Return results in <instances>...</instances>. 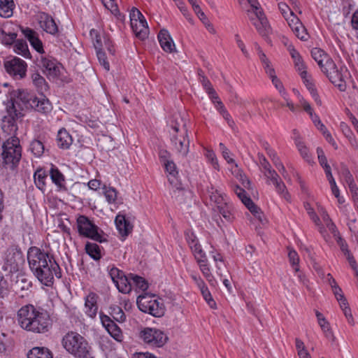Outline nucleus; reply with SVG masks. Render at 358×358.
<instances>
[{
    "label": "nucleus",
    "instance_id": "obj_11",
    "mask_svg": "<svg viewBox=\"0 0 358 358\" xmlns=\"http://www.w3.org/2000/svg\"><path fill=\"white\" fill-rule=\"evenodd\" d=\"M140 338L145 344L154 348L162 347L169 339L163 331L151 327L143 328L140 332Z\"/></svg>",
    "mask_w": 358,
    "mask_h": 358
},
{
    "label": "nucleus",
    "instance_id": "obj_33",
    "mask_svg": "<svg viewBox=\"0 0 358 358\" xmlns=\"http://www.w3.org/2000/svg\"><path fill=\"white\" fill-rule=\"evenodd\" d=\"M259 13L260 15L259 19L257 21H254L253 25L255 27L258 33L262 36H264L268 33V22L264 13Z\"/></svg>",
    "mask_w": 358,
    "mask_h": 358
},
{
    "label": "nucleus",
    "instance_id": "obj_54",
    "mask_svg": "<svg viewBox=\"0 0 358 358\" xmlns=\"http://www.w3.org/2000/svg\"><path fill=\"white\" fill-rule=\"evenodd\" d=\"M96 52L100 64L102 65L106 71H109L110 64L107 60V57L103 49L96 50Z\"/></svg>",
    "mask_w": 358,
    "mask_h": 358
},
{
    "label": "nucleus",
    "instance_id": "obj_12",
    "mask_svg": "<svg viewBox=\"0 0 358 358\" xmlns=\"http://www.w3.org/2000/svg\"><path fill=\"white\" fill-rule=\"evenodd\" d=\"M36 16L39 27L43 31L54 36H58L59 27L52 15L45 12H38Z\"/></svg>",
    "mask_w": 358,
    "mask_h": 358
},
{
    "label": "nucleus",
    "instance_id": "obj_18",
    "mask_svg": "<svg viewBox=\"0 0 358 358\" xmlns=\"http://www.w3.org/2000/svg\"><path fill=\"white\" fill-rule=\"evenodd\" d=\"M162 166H164L165 171L169 173L168 180L170 184L177 189H182L181 183L178 180V171L174 162L171 159L162 164Z\"/></svg>",
    "mask_w": 358,
    "mask_h": 358
},
{
    "label": "nucleus",
    "instance_id": "obj_29",
    "mask_svg": "<svg viewBox=\"0 0 358 358\" xmlns=\"http://www.w3.org/2000/svg\"><path fill=\"white\" fill-rule=\"evenodd\" d=\"M292 22L294 24V27H292V29L295 35L301 41H307L308 33L299 19L296 16H294V18H292Z\"/></svg>",
    "mask_w": 358,
    "mask_h": 358
},
{
    "label": "nucleus",
    "instance_id": "obj_6",
    "mask_svg": "<svg viewBox=\"0 0 358 358\" xmlns=\"http://www.w3.org/2000/svg\"><path fill=\"white\" fill-rule=\"evenodd\" d=\"M13 96H17V99L24 103L27 107L29 106L38 113L48 114L52 110L51 102L44 94L39 98L24 91L18 90L17 92H13Z\"/></svg>",
    "mask_w": 358,
    "mask_h": 358
},
{
    "label": "nucleus",
    "instance_id": "obj_45",
    "mask_svg": "<svg viewBox=\"0 0 358 358\" xmlns=\"http://www.w3.org/2000/svg\"><path fill=\"white\" fill-rule=\"evenodd\" d=\"M90 36L92 38L94 47L96 50L103 48V36H101L97 30L92 29L90 31Z\"/></svg>",
    "mask_w": 358,
    "mask_h": 358
},
{
    "label": "nucleus",
    "instance_id": "obj_24",
    "mask_svg": "<svg viewBox=\"0 0 358 358\" xmlns=\"http://www.w3.org/2000/svg\"><path fill=\"white\" fill-rule=\"evenodd\" d=\"M48 171L44 169L38 168L34 173V180L36 187L43 193L46 191Z\"/></svg>",
    "mask_w": 358,
    "mask_h": 358
},
{
    "label": "nucleus",
    "instance_id": "obj_30",
    "mask_svg": "<svg viewBox=\"0 0 358 358\" xmlns=\"http://www.w3.org/2000/svg\"><path fill=\"white\" fill-rule=\"evenodd\" d=\"M29 150L36 157H41L45 151L43 138L41 136H38L37 138L32 140L29 144Z\"/></svg>",
    "mask_w": 358,
    "mask_h": 358
},
{
    "label": "nucleus",
    "instance_id": "obj_34",
    "mask_svg": "<svg viewBox=\"0 0 358 358\" xmlns=\"http://www.w3.org/2000/svg\"><path fill=\"white\" fill-rule=\"evenodd\" d=\"M301 78L316 103L319 106H321L322 101L320 99V96L317 92V90L315 89V85L313 83L311 78L308 76V73L305 76Z\"/></svg>",
    "mask_w": 358,
    "mask_h": 358
},
{
    "label": "nucleus",
    "instance_id": "obj_35",
    "mask_svg": "<svg viewBox=\"0 0 358 358\" xmlns=\"http://www.w3.org/2000/svg\"><path fill=\"white\" fill-rule=\"evenodd\" d=\"M294 143L303 159L308 163H311L313 161L311 155L309 152L308 148L302 141L301 136H298L297 137L294 138Z\"/></svg>",
    "mask_w": 358,
    "mask_h": 358
},
{
    "label": "nucleus",
    "instance_id": "obj_55",
    "mask_svg": "<svg viewBox=\"0 0 358 358\" xmlns=\"http://www.w3.org/2000/svg\"><path fill=\"white\" fill-rule=\"evenodd\" d=\"M29 43L32 48L38 53V55L45 53L43 42L39 38L38 35L36 36L33 41H31Z\"/></svg>",
    "mask_w": 358,
    "mask_h": 358
},
{
    "label": "nucleus",
    "instance_id": "obj_43",
    "mask_svg": "<svg viewBox=\"0 0 358 358\" xmlns=\"http://www.w3.org/2000/svg\"><path fill=\"white\" fill-rule=\"evenodd\" d=\"M199 289L201 293L203 298L206 301L208 305L211 308H216V303L213 299L206 284L205 283L203 286H201L200 287H199Z\"/></svg>",
    "mask_w": 358,
    "mask_h": 358
},
{
    "label": "nucleus",
    "instance_id": "obj_8",
    "mask_svg": "<svg viewBox=\"0 0 358 358\" xmlns=\"http://www.w3.org/2000/svg\"><path fill=\"white\" fill-rule=\"evenodd\" d=\"M137 305L140 310L156 317L164 315L165 313L163 303L159 301L154 296L147 294L138 296Z\"/></svg>",
    "mask_w": 358,
    "mask_h": 358
},
{
    "label": "nucleus",
    "instance_id": "obj_26",
    "mask_svg": "<svg viewBox=\"0 0 358 358\" xmlns=\"http://www.w3.org/2000/svg\"><path fill=\"white\" fill-rule=\"evenodd\" d=\"M31 80L38 93L43 95L48 91L49 85L45 79L37 71L31 75Z\"/></svg>",
    "mask_w": 358,
    "mask_h": 358
},
{
    "label": "nucleus",
    "instance_id": "obj_41",
    "mask_svg": "<svg viewBox=\"0 0 358 358\" xmlns=\"http://www.w3.org/2000/svg\"><path fill=\"white\" fill-rule=\"evenodd\" d=\"M311 56L320 67H322L323 62L328 57H329L327 53L319 48H314L312 49Z\"/></svg>",
    "mask_w": 358,
    "mask_h": 358
},
{
    "label": "nucleus",
    "instance_id": "obj_27",
    "mask_svg": "<svg viewBox=\"0 0 358 358\" xmlns=\"http://www.w3.org/2000/svg\"><path fill=\"white\" fill-rule=\"evenodd\" d=\"M217 209L227 222H232L234 220V208L231 203L225 201L222 204L217 206Z\"/></svg>",
    "mask_w": 358,
    "mask_h": 358
},
{
    "label": "nucleus",
    "instance_id": "obj_51",
    "mask_svg": "<svg viewBox=\"0 0 358 358\" xmlns=\"http://www.w3.org/2000/svg\"><path fill=\"white\" fill-rule=\"evenodd\" d=\"M15 286L21 291H27L32 287V283L26 278L21 277L16 280Z\"/></svg>",
    "mask_w": 358,
    "mask_h": 358
},
{
    "label": "nucleus",
    "instance_id": "obj_61",
    "mask_svg": "<svg viewBox=\"0 0 358 358\" xmlns=\"http://www.w3.org/2000/svg\"><path fill=\"white\" fill-rule=\"evenodd\" d=\"M10 294L8 282L3 276L2 281L0 282V299L7 297Z\"/></svg>",
    "mask_w": 358,
    "mask_h": 358
},
{
    "label": "nucleus",
    "instance_id": "obj_15",
    "mask_svg": "<svg viewBox=\"0 0 358 358\" xmlns=\"http://www.w3.org/2000/svg\"><path fill=\"white\" fill-rule=\"evenodd\" d=\"M171 143L173 145L177 152L182 157H187L189 150V140L187 131L184 134L172 135L171 138Z\"/></svg>",
    "mask_w": 358,
    "mask_h": 358
},
{
    "label": "nucleus",
    "instance_id": "obj_46",
    "mask_svg": "<svg viewBox=\"0 0 358 358\" xmlns=\"http://www.w3.org/2000/svg\"><path fill=\"white\" fill-rule=\"evenodd\" d=\"M355 6L353 0H341V10L344 17L347 18L349 16Z\"/></svg>",
    "mask_w": 358,
    "mask_h": 358
},
{
    "label": "nucleus",
    "instance_id": "obj_32",
    "mask_svg": "<svg viewBox=\"0 0 358 358\" xmlns=\"http://www.w3.org/2000/svg\"><path fill=\"white\" fill-rule=\"evenodd\" d=\"M101 248L96 243L91 242H87L85 246L86 253L95 261H99L101 259Z\"/></svg>",
    "mask_w": 358,
    "mask_h": 358
},
{
    "label": "nucleus",
    "instance_id": "obj_19",
    "mask_svg": "<svg viewBox=\"0 0 358 358\" xmlns=\"http://www.w3.org/2000/svg\"><path fill=\"white\" fill-rule=\"evenodd\" d=\"M73 142V138L65 128H61L56 137L57 145L62 150H68Z\"/></svg>",
    "mask_w": 358,
    "mask_h": 358
},
{
    "label": "nucleus",
    "instance_id": "obj_42",
    "mask_svg": "<svg viewBox=\"0 0 358 358\" xmlns=\"http://www.w3.org/2000/svg\"><path fill=\"white\" fill-rule=\"evenodd\" d=\"M110 315L113 320L118 322H124L126 320V315L121 307L113 305L110 307Z\"/></svg>",
    "mask_w": 358,
    "mask_h": 358
},
{
    "label": "nucleus",
    "instance_id": "obj_36",
    "mask_svg": "<svg viewBox=\"0 0 358 358\" xmlns=\"http://www.w3.org/2000/svg\"><path fill=\"white\" fill-rule=\"evenodd\" d=\"M27 358H52V355L46 348L36 347L29 350Z\"/></svg>",
    "mask_w": 358,
    "mask_h": 358
},
{
    "label": "nucleus",
    "instance_id": "obj_47",
    "mask_svg": "<svg viewBox=\"0 0 358 358\" xmlns=\"http://www.w3.org/2000/svg\"><path fill=\"white\" fill-rule=\"evenodd\" d=\"M288 257L292 268L294 270L295 272H299V257L298 253L294 250H290L288 252Z\"/></svg>",
    "mask_w": 358,
    "mask_h": 358
},
{
    "label": "nucleus",
    "instance_id": "obj_17",
    "mask_svg": "<svg viewBox=\"0 0 358 358\" xmlns=\"http://www.w3.org/2000/svg\"><path fill=\"white\" fill-rule=\"evenodd\" d=\"M36 309L37 308L32 304H27L19 309L17 315V321L22 329H27L29 325L28 324L29 320H31V319L34 317Z\"/></svg>",
    "mask_w": 358,
    "mask_h": 358
},
{
    "label": "nucleus",
    "instance_id": "obj_5",
    "mask_svg": "<svg viewBox=\"0 0 358 358\" xmlns=\"http://www.w3.org/2000/svg\"><path fill=\"white\" fill-rule=\"evenodd\" d=\"M3 264L1 269L8 274L20 271L24 264L23 252L16 245H10L2 255Z\"/></svg>",
    "mask_w": 358,
    "mask_h": 358
},
{
    "label": "nucleus",
    "instance_id": "obj_59",
    "mask_svg": "<svg viewBox=\"0 0 358 358\" xmlns=\"http://www.w3.org/2000/svg\"><path fill=\"white\" fill-rule=\"evenodd\" d=\"M200 79V82L202 84V86L203 87L204 90H206L207 94H215V90L213 89L211 83L208 80V78L205 76H202L201 78Z\"/></svg>",
    "mask_w": 358,
    "mask_h": 358
},
{
    "label": "nucleus",
    "instance_id": "obj_7",
    "mask_svg": "<svg viewBox=\"0 0 358 358\" xmlns=\"http://www.w3.org/2000/svg\"><path fill=\"white\" fill-rule=\"evenodd\" d=\"M33 62L49 78H59L60 64L53 57L45 52L36 56Z\"/></svg>",
    "mask_w": 358,
    "mask_h": 358
},
{
    "label": "nucleus",
    "instance_id": "obj_56",
    "mask_svg": "<svg viewBox=\"0 0 358 358\" xmlns=\"http://www.w3.org/2000/svg\"><path fill=\"white\" fill-rule=\"evenodd\" d=\"M108 271L109 275L110 276L113 282L115 283L118 279H120V276L122 275L124 273L122 271L117 268V267L113 266H108Z\"/></svg>",
    "mask_w": 358,
    "mask_h": 358
},
{
    "label": "nucleus",
    "instance_id": "obj_4",
    "mask_svg": "<svg viewBox=\"0 0 358 358\" xmlns=\"http://www.w3.org/2000/svg\"><path fill=\"white\" fill-rule=\"evenodd\" d=\"M76 227L80 236L87 238L94 241L102 243L107 242L103 231L87 216L80 215L76 219Z\"/></svg>",
    "mask_w": 358,
    "mask_h": 358
},
{
    "label": "nucleus",
    "instance_id": "obj_9",
    "mask_svg": "<svg viewBox=\"0 0 358 358\" xmlns=\"http://www.w3.org/2000/svg\"><path fill=\"white\" fill-rule=\"evenodd\" d=\"M5 72L15 80H22L27 76V64L17 57H9L3 60Z\"/></svg>",
    "mask_w": 358,
    "mask_h": 358
},
{
    "label": "nucleus",
    "instance_id": "obj_63",
    "mask_svg": "<svg viewBox=\"0 0 358 358\" xmlns=\"http://www.w3.org/2000/svg\"><path fill=\"white\" fill-rule=\"evenodd\" d=\"M129 15L131 24H133L134 23V21L142 20L145 18V17L141 13V11L135 7L132 8V9L130 11Z\"/></svg>",
    "mask_w": 358,
    "mask_h": 358
},
{
    "label": "nucleus",
    "instance_id": "obj_60",
    "mask_svg": "<svg viewBox=\"0 0 358 358\" xmlns=\"http://www.w3.org/2000/svg\"><path fill=\"white\" fill-rule=\"evenodd\" d=\"M10 294L8 282L3 276L2 281L0 282V299L7 297Z\"/></svg>",
    "mask_w": 358,
    "mask_h": 358
},
{
    "label": "nucleus",
    "instance_id": "obj_14",
    "mask_svg": "<svg viewBox=\"0 0 358 358\" xmlns=\"http://www.w3.org/2000/svg\"><path fill=\"white\" fill-rule=\"evenodd\" d=\"M100 320L102 325L105 327L108 334L117 341H122L123 335L121 329L108 315L100 313Z\"/></svg>",
    "mask_w": 358,
    "mask_h": 358
},
{
    "label": "nucleus",
    "instance_id": "obj_49",
    "mask_svg": "<svg viewBox=\"0 0 358 358\" xmlns=\"http://www.w3.org/2000/svg\"><path fill=\"white\" fill-rule=\"evenodd\" d=\"M103 6L110 10L111 13L116 16L118 19H121V13L118 9L115 0H108L103 3Z\"/></svg>",
    "mask_w": 358,
    "mask_h": 358
},
{
    "label": "nucleus",
    "instance_id": "obj_16",
    "mask_svg": "<svg viewBox=\"0 0 358 358\" xmlns=\"http://www.w3.org/2000/svg\"><path fill=\"white\" fill-rule=\"evenodd\" d=\"M48 175L52 182L56 186L57 191L66 192L68 190L66 177L57 166L54 164H51L50 169L48 171Z\"/></svg>",
    "mask_w": 358,
    "mask_h": 358
},
{
    "label": "nucleus",
    "instance_id": "obj_13",
    "mask_svg": "<svg viewBox=\"0 0 358 358\" xmlns=\"http://www.w3.org/2000/svg\"><path fill=\"white\" fill-rule=\"evenodd\" d=\"M37 316L38 320L36 321H34V323L31 322H28L29 325L26 330L38 334L47 332L51 325L49 315L45 310H44L41 312Z\"/></svg>",
    "mask_w": 358,
    "mask_h": 358
},
{
    "label": "nucleus",
    "instance_id": "obj_44",
    "mask_svg": "<svg viewBox=\"0 0 358 358\" xmlns=\"http://www.w3.org/2000/svg\"><path fill=\"white\" fill-rule=\"evenodd\" d=\"M273 185L275 186V190L280 196L283 197L286 201H290V194L287 192V187L281 179L278 180V181H275Z\"/></svg>",
    "mask_w": 358,
    "mask_h": 358
},
{
    "label": "nucleus",
    "instance_id": "obj_25",
    "mask_svg": "<svg viewBox=\"0 0 358 358\" xmlns=\"http://www.w3.org/2000/svg\"><path fill=\"white\" fill-rule=\"evenodd\" d=\"M18 108L19 106L15 98L11 96L10 99L7 100L6 109L9 117L13 121L22 116V112Z\"/></svg>",
    "mask_w": 358,
    "mask_h": 358
},
{
    "label": "nucleus",
    "instance_id": "obj_58",
    "mask_svg": "<svg viewBox=\"0 0 358 358\" xmlns=\"http://www.w3.org/2000/svg\"><path fill=\"white\" fill-rule=\"evenodd\" d=\"M296 70L298 71L301 77H303L306 75V66L302 59L300 58L299 60L294 62Z\"/></svg>",
    "mask_w": 358,
    "mask_h": 358
},
{
    "label": "nucleus",
    "instance_id": "obj_57",
    "mask_svg": "<svg viewBox=\"0 0 358 358\" xmlns=\"http://www.w3.org/2000/svg\"><path fill=\"white\" fill-rule=\"evenodd\" d=\"M316 150L318 157V162L322 166L324 170L327 169V167L329 168L330 166L327 162V159L324 155L323 150L321 148L318 147Z\"/></svg>",
    "mask_w": 358,
    "mask_h": 358
},
{
    "label": "nucleus",
    "instance_id": "obj_28",
    "mask_svg": "<svg viewBox=\"0 0 358 358\" xmlns=\"http://www.w3.org/2000/svg\"><path fill=\"white\" fill-rule=\"evenodd\" d=\"M131 274L132 273H129L128 275H126L124 273L120 276V279L115 282V285L119 292L123 294H128L131 291Z\"/></svg>",
    "mask_w": 358,
    "mask_h": 358
},
{
    "label": "nucleus",
    "instance_id": "obj_38",
    "mask_svg": "<svg viewBox=\"0 0 358 358\" xmlns=\"http://www.w3.org/2000/svg\"><path fill=\"white\" fill-rule=\"evenodd\" d=\"M243 204L256 218H257L261 222H262V218L264 217L263 213L262 212L261 209L255 204L250 197L245 199V201L243 203Z\"/></svg>",
    "mask_w": 358,
    "mask_h": 358
},
{
    "label": "nucleus",
    "instance_id": "obj_3",
    "mask_svg": "<svg viewBox=\"0 0 358 358\" xmlns=\"http://www.w3.org/2000/svg\"><path fill=\"white\" fill-rule=\"evenodd\" d=\"M3 148L0 156V167L1 166L14 170L19 164L22 157V147L20 140L12 136L3 141Z\"/></svg>",
    "mask_w": 358,
    "mask_h": 358
},
{
    "label": "nucleus",
    "instance_id": "obj_53",
    "mask_svg": "<svg viewBox=\"0 0 358 358\" xmlns=\"http://www.w3.org/2000/svg\"><path fill=\"white\" fill-rule=\"evenodd\" d=\"M204 155L213 168L218 171L220 169V166L215 152L212 150H206Z\"/></svg>",
    "mask_w": 358,
    "mask_h": 358
},
{
    "label": "nucleus",
    "instance_id": "obj_2",
    "mask_svg": "<svg viewBox=\"0 0 358 358\" xmlns=\"http://www.w3.org/2000/svg\"><path fill=\"white\" fill-rule=\"evenodd\" d=\"M62 343L66 350L76 358H94L88 342L77 332H68Z\"/></svg>",
    "mask_w": 358,
    "mask_h": 358
},
{
    "label": "nucleus",
    "instance_id": "obj_10",
    "mask_svg": "<svg viewBox=\"0 0 358 358\" xmlns=\"http://www.w3.org/2000/svg\"><path fill=\"white\" fill-rule=\"evenodd\" d=\"M320 68L329 78V80L338 87L341 92H345L346 90V84L343 76L330 56L324 60L322 64V67Z\"/></svg>",
    "mask_w": 358,
    "mask_h": 358
},
{
    "label": "nucleus",
    "instance_id": "obj_40",
    "mask_svg": "<svg viewBox=\"0 0 358 358\" xmlns=\"http://www.w3.org/2000/svg\"><path fill=\"white\" fill-rule=\"evenodd\" d=\"M131 280V288L135 287L141 291H145L148 288V283L143 277L132 273Z\"/></svg>",
    "mask_w": 358,
    "mask_h": 358
},
{
    "label": "nucleus",
    "instance_id": "obj_23",
    "mask_svg": "<svg viewBox=\"0 0 358 358\" xmlns=\"http://www.w3.org/2000/svg\"><path fill=\"white\" fill-rule=\"evenodd\" d=\"M132 31L136 36L141 40L145 39L149 33V29L145 18L142 20L134 21L133 24H131Z\"/></svg>",
    "mask_w": 358,
    "mask_h": 358
},
{
    "label": "nucleus",
    "instance_id": "obj_48",
    "mask_svg": "<svg viewBox=\"0 0 358 358\" xmlns=\"http://www.w3.org/2000/svg\"><path fill=\"white\" fill-rule=\"evenodd\" d=\"M106 201L109 203H113L117 199V191L113 187H104L103 192Z\"/></svg>",
    "mask_w": 358,
    "mask_h": 358
},
{
    "label": "nucleus",
    "instance_id": "obj_62",
    "mask_svg": "<svg viewBox=\"0 0 358 358\" xmlns=\"http://www.w3.org/2000/svg\"><path fill=\"white\" fill-rule=\"evenodd\" d=\"M318 324L327 338L331 339L334 338L333 333L330 329L329 324L326 320H321V322Z\"/></svg>",
    "mask_w": 358,
    "mask_h": 358
},
{
    "label": "nucleus",
    "instance_id": "obj_37",
    "mask_svg": "<svg viewBox=\"0 0 358 358\" xmlns=\"http://www.w3.org/2000/svg\"><path fill=\"white\" fill-rule=\"evenodd\" d=\"M13 7V0H0V16L5 18L12 16Z\"/></svg>",
    "mask_w": 358,
    "mask_h": 358
},
{
    "label": "nucleus",
    "instance_id": "obj_20",
    "mask_svg": "<svg viewBox=\"0 0 358 358\" xmlns=\"http://www.w3.org/2000/svg\"><path fill=\"white\" fill-rule=\"evenodd\" d=\"M117 229L122 236H127L132 231L133 225L124 215L118 214L115 220Z\"/></svg>",
    "mask_w": 358,
    "mask_h": 358
},
{
    "label": "nucleus",
    "instance_id": "obj_64",
    "mask_svg": "<svg viewBox=\"0 0 358 358\" xmlns=\"http://www.w3.org/2000/svg\"><path fill=\"white\" fill-rule=\"evenodd\" d=\"M193 255L198 266L202 264L209 262L206 253L203 250H200V251H199L198 252L195 253Z\"/></svg>",
    "mask_w": 358,
    "mask_h": 358
},
{
    "label": "nucleus",
    "instance_id": "obj_21",
    "mask_svg": "<svg viewBox=\"0 0 358 358\" xmlns=\"http://www.w3.org/2000/svg\"><path fill=\"white\" fill-rule=\"evenodd\" d=\"M97 299L98 296L94 292H90L86 297L85 300V313L89 317L94 318L96 317L97 310H98V305H97Z\"/></svg>",
    "mask_w": 358,
    "mask_h": 358
},
{
    "label": "nucleus",
    "instance_id": "obj_1",
    "mask_svg": "<svg viewBox=\"0 0 358 358\" xmlns=\"http://www.w3.org/2000/svg\"><path fill=\"white\" fill-rule=\"evenodd\" d=\"M27 260L29 268L36 278L44 285L51 286L54 276L62 277V271L54 255L43 250L31 246L27 251Z\"/></svg>",
    "mask_w": 358,
    "mask_h": 358
},
{
    "label": "nucleus",
    "instance_id": "obj_39",
    "mask_svg": "<svg viewBox=\"0 0 358 358\" xmlns=\"http://www.w3.org/2000/svg\"><path fill=\"white\" fill-rule=\"evenodd\" d=\"M17 34L14 32L6 33L5 30L0 27V41L5 45L14 44L17 41Z\"/></svg>",
    "mask_w": 358,
    "mask_h": 358
},
{
    "label": "nucleus",
    "instance_id": "obj_52",
    "mask_svg": "<svg viewBox=\"0 0 358 358\" xmlns=\"http://www.w3.org/2000/svg\"><path fill=\"white\" fill-rule=\"evenodd\" d=\"M332 290L336 299L339 302L340 306L343 307L347 303V299L344 296L341 288L338 285H336V287H333Z\"/></svg>",
    "mask_w": 358,
    "mask_h": 358
},
{
    "label": "nucleus",
    "instance_id": "obj_31",
    "mask_svg": "<svg viewBox=\"0 0 358 358\" xmlns=\"http://www.w3.org/2000/svg\"><path fill=\"white\" fill-rule=\"evenodd\" d=\"M13 50L16 54L21 55L25 59L32 58L27 42L22 39H18L15 41Z\"/></svg>",
    "mask_w": 358,
    "mask_h": 358
},
{
    "label": "nucleus",
    "instance_id": "obj_22",
    "mask_svg": "<svg viewBox=\"0 0 358 358\" xmlns=\"http://www.w3.org/2000/svg\"><path fill=\"white\" fill-rule=\"evenodd\" d=\"M159 43L162 48L166 52H173L175 50L174 42L171 37L169 31L166 29H162L157 36Z\"/></svg>",
    "mask_w": 358,
    "mask_h": 358
},
{
    "label": "nucleus",
    "instance_id": "obj_50",
    "mask_svg": "<svg viewBox=\"0 0 358 358\" xmlns=\"http://www.w3.org/2000/svg\"><path fill=\"white\" fill-rule=\"evenodd\" d=\"M341 175L345 180L348 185H352V183L355 182L354 178L352 173H350L349 169L344 164L341 165Z\"/></svg>",
    "mask_w": 358,
    "mask_h": 358
}]
</instances>
